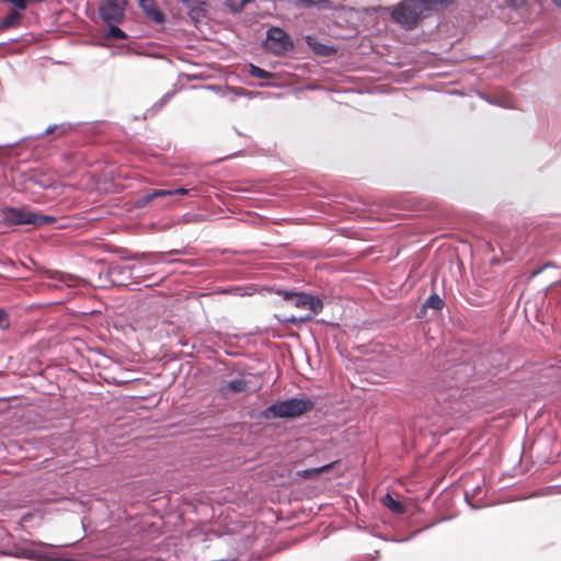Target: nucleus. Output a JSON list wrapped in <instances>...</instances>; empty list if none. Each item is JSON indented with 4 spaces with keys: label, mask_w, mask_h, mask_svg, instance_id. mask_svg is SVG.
<instances>
[{
    "label": "nucleus",
    "mask_w": 561,
    "mask_h": 561,
    "mask_svg": "<svg viewBox=\"0 0 561 561\" xmlns=\"http://www.w3.org/2000/svg\"><path fill=\"white\" fill-rule=\"evenodd\" d=\"M504 366L503 354L500 351H490L483 355L479 363H458L445 371V377L451 378L450 387H460L471 381L477 375H485V378L495 376Z\"/></svg>",
    "instance_id": "1"
},
{
    "label": "nucleus",
    "mask_w": 561,
    "mask_h": 561,
    "mask_svg": "<svg viewBox=\"0 0 561 561\" xmlns=\"http://www.w3.org/2000/svg\"><path fill=\"white\" fill-rule=\"evenodd\" d=\"M316 402L307 396H295L286 399H278L259 411L257 420H296L311 412Z\"/></svg>",
    "instance_id": "2"
},
{
    "label": "nucleus",
    "mask_w": 561,
    "mask_h": 561,
    "mask_svg": "<svg viewBox=\"0 0 561 561\" xmlns=\"http://www.w3.org/2000/svg\"><path fill=\"white\" fill-rule=\"evenodd\" d=\"M308 47L313 51V54L318 57H331L336 56L340 53V56H344L345 53L352 54L353 57L355 55H368L370 51L375 50V44L370 41L371 37H362L365 41H368V45H364L360 43L357 47L354 48V45L348 47H342L340 45L333 44H324L318 41V37H304ZM350 39H357L358 37H348ZM353 44H355L353 42Z\"/></svg>",
    "instance_id": "3"
},
{
    "label": "nucleus",
    "mask_w": 561,
    "mask_h": 561,
    "mask_svg": "<svg viewBox=\"0 0 561 561\" xmlns=\"http://www.w3.org/2000/svg\"><path fill=\"white\" fill-rule=\"evenodd\" d=\"M128 0H101L99 4V16L108 27L105 35H127L119 28L125 19V11Z\"/></svg>",
    "instance_id": "4"
},
{
    "label": "nucleus",
    "mask_w": 561,
    "mask_h": 561,
    "mask_svg": "<svg viewBox=\"0 0 561 561\" xmlns=\"http://www.w3.org/2000/svg\"><path fill=\"white\" fill-rule=\"evenodd\" d=\"M129 37H90L88 41L79 42L78 44L103 47L110 50L112 56L114 55H152L150 51L138 50L133 43H127L126 39ZM71 44L75 42L71 41Z\"/></svg>",
    "instance_id": "5"
},
{
    "label": "nucleus",
    "mask_w": 561,
    "mask_h": 561,
    "mask_svg": "<svg viewBox=\"0 0 561 561\" xmlns=\"http://www.w3.org/2000/svg\"><path fill=\"white\" fill-rule=\"evenodd\" d=\"M195 192L194 188L176 187V188H152L147 192L140 193L133 199V206L136 209H142L149 204L157 203L158 206H168L169 203H161L163 198L172 197L174 195H188Z\"/></svg>",
    "instance_id": "6"
},
{
    "label": "nucleus",
    "mask_w": 561,
    "mask_h": 561,
    "mask_svg": "<svg viewBox=\"0 0 561 561\" xmlns=\"http://www.w3.org/2000/svg\"><path fill=\"white\" fill-rule=\"evenodd\" d=\"M423 12V5L419 0H402L393 8L391 16L394 22L411 30L416 25Z\"/></svg>",
    "instance_id": "7"
},
{
    "label": "nucleus",
    "mask_w": 561,
    "mask_h": 561,
    "mask_svg": "<svg viewBox=\"0 0 561 561\" xmlns=\"http://www.w3.org/2000/svg\"><path fill=\"white\" fill-rule=\"evenodd\" d=\"M33 221V209L30 206H1L0 207V225L5 227L12 226H31Z\"/></svg>",
    "instance_id": "8"
},
{
    "label": "nucleus",
    "mask_w": 561,
    "mask_h": 561,
    "mask_svg": "<svg viewBox=\"0 0 561 561\" xmlns=\"http://www.w3.org/2000/svg\"><path fill=\"white\" fill-rule=\"evenodd\" d=\"M259 47L263 53L274 56H291L298 53V45L293 37H263Z\"/></svg>",
    "instance_id": "9"
},
{
    "label": "nucleus",
    "mask_w": 561,
    "mask_h": 561,
    "mask_svg": "<svg viewBox=\"0 0 561 561\" xmlns=\"http://www.w3.org/2000/svg\"><path fill=\"white\" fill-rule=\"evenodd\" d=\"M44 541L25 540V545L14 543L11 548L0 551V556L25 559L28 561H38Z\"/></svg>",
    "instance_id": "10"
},
{
    "label": "nucleus",
    "mask_w": 561,
    "mask_h": 561,
    "mask_svg": "<svg viewBox=\"0 0 561 561\" xmlns=\"http://www.w3.org/2000/svg\"><path fill=\"white\" fill-rule=\"evenodd\" d=\"M187 12V15L192 23L201 32L203 26L208 25L209 22V4L206 1L201 0H180Z\"/></svg>",
    "instance_id": "11"
},
{
    "label": "nucleus",
    "mask_w": 561,
    "mask_h": 561,
    "mask_svg": "<svg viewBox=\"0 0 561 561\" xmlns=\"http://www.w3.org/2000/svg\"><path fill=\"white\" fill-rule=\"evenodd\" d=\"M527 242L535 245L539 254L556 251L553 232L549 229H535L528 237Z\"/></svg>",
    "instance_id": "12"
},
{
    "label": "nucleus",
    "mask_w": 561,
    "mask_h": 561,
    "mask_svg": "<svg viewBox=\"0 0 561 561\" xmlns=\"http://www.w3.org/2000/svg\"><path fill=\"white\" fill-rule=\"evenodd\" d=\"M134 268L135 266L111 264L105 272V277L114 286H126L133 278Z\"/></svg>",
    "instance_id": "13"
},
{
    "label": "nucleus",
    "mask_w": 561,
    "mask_h": 561,
    "mask_svg": "<svg viewBox=\"0 0 561 561\" xmlns=\"http://www.w3.org/2000/svg\"><path fill=\"white\" fill-rule=\"evenodd\" d=\"M270 293H274L283 298V300L296 308L304 309L307 291L297 289H286L282 287L272 286L267 288Z\"/></svg>",
    "instance_id": "14"
},
{
    "label": "nucleus",
    "mask_w": 561,
    "mask_h": 561,
    "mask_svg": "<svg viewBox=\"0 0 561 561\" xmlns=\"http://www.w3.org/2000/svg\"><path fill=\"white\" fill-rule=\"evenodd\" d=\"M39 38L41 37H9L8 42L0 43V56L20 54L25 46L31 45Z\"/></svg>",
    "instance_id": "15"
},
{
    "label": "nucleus",
    "mask_w": 561,
    "mask_h": 561,
    "mask_svg": "<svg viewBox=\"0 0 561 561\" xmlns=\"http://www.w3.org/2000/svg\"><path fill=\"white\" fill-rule=\"evenodd\" d=\"M477 95L491 105H496L503 108H513L511 95L506 91H497L495 93L478 91Z\"/></svg>",
    "instance_id": "16"
},
{
    "label": "nucleus",
    "mask_w": 561,
    "mask_h": 561,
    "mask_svg": "<svg viewBox=\"0 0 561 561\" xmlns=\"http://www.w3.org/2000/svg\"><path fill=\"white\" fill-rule=\"evenodd\" d=\"M232 540L230 534H219L217 531H208L204 534V541L209 542L207 547L220 549Z\"/></svg>",
    "instance_id": "17"
},
{
    "label": "nucleus",
    "mask_w": 561,
    "mask_h": 561,
    "mask_svg": "<svg viewBox=\"0 0 561 561\" xmlns=\"http://www.w3.org/2000/svg\"><path fill=\"white\" fill-rule=\"evenodd\" d=\"M146 16L153 23L162 25L165 22V14L156 5L154 1L140 4Z\"/></svg>",
    "instance_id": "18"
},
{
    "label": "nucleus",
    "mask_w": 561,
    "mask_h": 561,
    "mask_svg": "<svg viewBox=\"0 0 561 561\" xmlns=\"http://www.w3.org/2000/svg\"><path fill=\"white\" fill-rule=\"evenodd\" d=\"M381 503L393 514L403 515L407 506L398 499L393 497L389 492L381 496Z\"/></svg>",
    "instance_id": "19"
},
{
    "label": "nucleus",
    "mask_w": 561,
    "mask_h": 561,
    "mask_svg": "<svg viewBox=\"0 0 561 561\" xmlns=\"http://www.w3.org/2000/svg\"><path fill=\"white\" fill-rule=\"evenodd\" d=\"M324 307L323 299L319 295L307 293L304 309L309 310L313 316L319 314Z\"/></svg>",
    "instance_id": "20"
},
{
    "label": "nucleus",
    "mask_w": 561,
    "mask_h": 561,
    "mask_svg": "<svg viewBox=\"0 0 561 561\" xmlns=\"http://www.w3.org/2000/svg\"><path fill=\"white\" fill-rule=\"evenodd\" d=\"M154 561H182V557L175 549L171 550L167 543L159 547L156 552Z\"/></svg>",
    "instance_id": "21"
},
{
    "label": "nucleus",
    "mask_w": 561,
    "mask_h": 561,
    "mask_svg": "<svg viewBox=\"0 0 561 561\" xmlns=\"http://www.w3.org/2000/svg\"><path fill=\"white\" fill-rule=\"evenodd\" d=\"M173 95L174 92H167L164 95H162L156 103L152 104L151 107L147 108V111L144 113V119L156 116Z\"/></svg>",
    "instance_id": "22"
},
{
    "label": "nucleus",
    "mask_w": 561,
    "mask_h": 561,
    "mask_svg": "<svg viewBox=\"0 0 561 561\" xmlns=\"http://www.w3.org/2000/svg\"><path fill=\"white\" fill-rule=\"evenodd\" d=\"M296 7L317 8L319 10H332L334 4L332 0H296Z\"/></svg>",
    "instance_id": "23"
},
{
    "label": "nucleus",
    "mask_w": 561,
    "mask_h": 561,
    "mask_svg": "<svg viewBox=\"0 0 561 561\" xmlns=\"http://www.w3.org/2000/svg\"><path fill=\"white\" fill-rule=\"evenodd\" d=\"M165 253L164 252H135L130 253L124 259L126 260H141V259H148L151 262L158 263L162 262L164 260Z\"/></svg>",
    "instance_id": "24"
},
{
    "label": "nucleus",
    "mask_w": 561,
    "mask_h": 561,
    "mask_svg": "<svg viewBox=\"0 0 561 561\" xmlns=\"http://www.w3.org/2000/svg\"><path fill=\"white\" fill-rule=\"evenodd\" d=\"M336 462L337 461H332V462H329V463L320 466V467L304 469L301 471H298V476H300L305 479L314 478V477L319 476L320 473L329 472L335 466Z\"/></svg>",
    "instance_id": "25"
},
{
    "label": "nucleus",
    "mask_w": 561,
    "mask_h": 561,
    "mask_svg": "<svg viewBox=\"0 0 561 561\" xmlns=\"http://www.w3.org/2000/svg\"><path fill=\"white\" fill-rule=\"evenodd\" d=\"M22 19L20 10H11L2 20H0V32L15 26Z\"/></svg>",
    "instance_id": "26"
},
{
    "label": "nucleus",
    "mask_w": 561,
    "mask_h": 561,
    "mask_svg": "<svg viewBox=\"0 0 561 561\" xmlns=\"http://www.w3.org/2000/svg\"><path fill=\"white\" fill-rule=\"evenodd\" d=\"M57 222V217L33 210L32 228L50 226Z\"/></svg>",
    "instance_id": "27"
},
{
    "label": "nucleus",
    "mask_w": 561,
    "mask_h": 561,
    "mask_svg": "<svg viewBox=\"0 0 561 561\" xmlns=\"http://www.w3.org/2000/svg\"><path fill=\"white\" fill-rule=\"evenodd\" d=\"M275 319L283 324H296L300 325L302 323H307L313 319L312 314H305L300 317L290 316V317H280L279 314H274Z\"/></svg>",
    "instance_id": "28"
},
{
    "label": "nucleus",
    "mask_w": 561,
    "mask_h": 561,
    "mask_svg": "<svg viewBox=\"0 0 561 561\" xmlns=\"http://www.w3.org/2000/svg\"><path fill=\"white\" fill-rule=\"evenodd\" d=\"M424 308L433 309V310H442L445 307L444 299L433 291L423 302Z\"/></svg>",
    "instance_id": "29"
},
{
    "label": "nucleus",
    "mask_w": 561,
    "mask_h": 561,
    "mask_svg": "<svg viewBox=\"0 0 561 561\" xmlns=\"http://www.w3.org/2000/svg\"><path fill=\"white\" fill-rule=\"evenodd\" d=\"M247 381L242 378H234L227 382L226 388L233 394L247 391Z\"/></svg>",
    "instance_id": "30"
},
{
    "label": "nucleus",
    "mask_w": 561,
    "mask_h": 561,
    "mask_svg": "<svg viewBox=\"0 0 561 561\" xmlns=\"http://www.w3.org/2000/svg\"><path fill=\"white\" fill-rule=\"evenodd\" d=\"M81 125V122H62L58 124V129H56L55 138H61L69 133L76 130Z\"/></svg>",
    "instance_id": "31"
},
{
    "label": "nucleus",
    "mask_w": 561,
    "mask_h": 561,
    "mask_svg": "<svg viewBox=\"0 0 561 561\" xmlns=\"http://www.w3.org/2000/svg\"><path fill=\"white\" fill-rule=\"evenodd\" d=\"M252 0H225V5L233 13L241 12Z\"/></svg>",
    "instance_id": "32"
},
{
    "label": "nucleus",
    "mask_w": 561,
    "mask_h": 561,
    "mask_svg": "<svg viewBox=\"0 0 561 561\" xmlns=\"http://www.w3.org/2000/svg\"><path fill=\"white\" fill-rule=\"evenodd\" d=\"M249 73L251 77L259 79H268L272 77V73L270 71L253 64L249 65Z\"/></svg>",
    "instance_id": "33"
},
{
    "label": "nucleus",
    "mask_w": 561,
    "mask_h": 561,
    "mask_svg": "<svg viewBox=\"0 0 561 561\" xmlns=\"http://www.w3.org/2000/svg\"><path fill=\"white\" fill-rule=\"evenodd\" d=\"M437 523L438 522H435V523H432V524L425 526L424 528L417 529L412 535H410L408 537H403V538H388V537H385V536H379V538H381L385 541L407 542V541L411 540L412 538H414L415 536H417L419 534H421L424 529H428V528L433 527L434 525H436Z\"/></svg>",
    "instance_id": "34"
},
{
    "label": "nucleus",
    "mask_w": 561,
    "mask_h": 561,
    "mask_svg": "<svg viewBox=\"0 0 561 561\" xmlns=\"http://www.w3.org/2000/svg\"><path fill=\"white\" fill-rule=\"evenodd\" d=\"M423 10L426 8H446L451 3V0H419Z\"/></svg>",
    "instance_id": "35"
},
{
    "label": "nucleus",
    "mask_w": 561,
    "mask_h": 561,
    "mask_svg": "<svg viewBox=\"0 0 561 561\" xmlns=\"http://www.w3.org/2000/svg\"><path fill=\"white\" fill-rule=\"evenodd\" d=\"M11 325L10 314L5 308L0 307V330L7 331Z\"/></svg>",
    "instance_id": "36"
},
{
    "label": "nucleus",
    "mask_w": 561,
    "mask_h": 561,
    "mask_svg": "<svg viewBox=\"0 0 561 561\" xmlns=\"http://www.w3.org/2000/svg\"><path fill=\"white\" fill-rule=\"evenodd\" d=\"M203 219H204L203 215L187 213L182 216L181 222H183V224L199 222Z\"/></svg>",
    "instance_id": "37"
},
{
    "label": "nucleus",
    "mask_w": 561,
    "mask_h": 561,
    "mask_svg": "<svg viewBox=\"0 0 561 561\" xmlns=\"http://www.w3.org/2000/svg\"><path fill=\"white\" fill-rule=\"evenodd\" d=\"M221 293L232 294V295H236V296H244V295H247L245 293L242 291V288L240 286L227 287V288L222 289Z\"/></svg>",
    "instance_id": "38"
},
{
    "label": "nucleus",
    "mask_w": 561,
    "mask_h": 561,
    "mask_svg": "<svg viewBox=\"0 0 561 561\" xmlns=\"http://www.w3.org/2000/svg\"><path fill=\"white\" fill-rule=\"evenodd\" d=\"M56 129H58V124L48 125L44 131H42L41 134L36 135L35 137L36 138H42L44 136L51 135V134H54V136H55L56 135Z\"/></svg>",
    "instance_id": "39"
},
{
    "label": "nucleus",
    "mask_w": 561,
    "mask_h": 561,
    "mask_svg": "<svg viewBox=\"0 0 561 561\" xmlns=\"http://www.w3.org/2000/svg\"><path fill=\"white\" fill-rule=\"evenodd\" d=\"M184 77L186 78L187 81L204 80L205 79V76L203 73H201V72L185 73Z\"/></svg>",
    "instance_id": "40"
},
{
    "label": "nucleus",
    "mask_w": 561,
    "mask_h": 561,
    "mask_svg": "<svg viewBox=\"0 0 561 561\" xmlns=\"http://www.w3.org/2000/svg\"><path fill=\"white\" fill-rule=\"evenodd\" d=\"M506 1L510 7L517 9V8H520L524 4H526L528 0H506Z\"/></svg>",
    "instance_id": "41"
},
{
    "label": "nucleus",
    "mask_w": 561,
    "mask_h": 561,
    "mask_svg": "<svg viewBox=\"0 0 561 561\" xmlns=\"http://www.w3.org/2000/svg\"><path fill=\"white\" fill-rule=\"evenodd\" d=\"M465 501L472 510H479L481 507V505H478L470 500L468 491L465 492Z\"/></svg>",
    "instance_id": "42"
},
{
    "label": "nucleus",
    "mask_w": 561,
    "mask_h": 561,
    "mask_svg": "<svg viewBox=\"0 0 561 561\" xmlns=\"http://www.w3.org/2000/svg\"><path fill=\"white\" fill-rule=\"evenodd\" d=\"M428 308H424V304H422L421 309L416 312V319L422 320L425 318Z\"/></svg>",
    "instance_id": "43"
},
{
    "label": "nucleus",
    "mask_w": 561,
    "mask_h": 561,
    "mask_svg": "<svg viewBox=\"0 0 561 561\" xmlns=\"http://www.w3.org/2000/svg\"><path fill=\"white\" fill-rule=\"evenodd\" d=\"M31 181H32L33 183H35L36 185H38V186L43 187V188H47V187H49V186H50V184L45 183L44 181H42V180H39V179H36V178H32V179H31Z\"/></svg>",
    "instance_id": "44"
},
{
    "label": "nucleus",
    "mask_w": 561,
    "mask_h": 561,
    "mask_svg": "<svg viewBox=\"0 0 561 561\" xmlns=\"http://www.w3.org/2000/svg\"><path fill=\"white\" fill-rule=\"evenodd\" d=\"M230 91L233 93L234 96H241L245 94V90L242 88H230Z\"/></svg>",
    "instance_id": "45"
},
{
    "label": "nucleus",
    "mask_w": 561,
    "mask_h": 561,
    "mask_svg": "<svg viewBox=\"0 0 561 561\" xmlns=\"http://www.w3.org/2000/svg\"><path fill=\"white\" fill-rule=\"evenodd\" d=\"M552 491H557L558 493H561V485H551L548 488V491L545 492L543 494H546V495L552 494L553 493Z\"/></svg>",
    "instance_id": "46"
},
{
    "label": "nucleus",
    "mask_w": 561,
    "mask_h": 561,
    "mask_svg": "<svg viewBox=\"0 0 561 561\" xmlns=\"http://www.w3.org/2000/svg\"><path fill=\"white\" fill-rule=\"evenodd\" d=\"M273 32H277V33H278V35H287V34H286L285 32H283L282 30H279V28H272V27H271V28H268V30L266 31V35H267V36H271V35H273Z\"/></svg>",
    "instance_id": "47"
},
{
    "label": "nucleus",
    "mask_w": 561,
    "mask_h": 561,
    "mask_svg": "<svg viewBox=\"0 0 561 561\" xmlns=\"http://www.w3.org/2000/svg\"><path fill=\"white\" fill-rule=\"evenodd\" d=\"M203 88L208 89V90H213V91H216V92H218L219 90H221V87H220V85H217V84L203 85Z\"/></svg>",
    "instance_id": "48"
},
{
    "label": "nucleus",
    "mask_w": 561,
    "mask_h": 561,
    "mask_svg": "<svg viewBox=\"0 0 561 561\" xmlns=\"http://www.w3.org/2000/svg\"><path fill=\"white\" fill-rule=\"evenodd\" d=\"M169 253L170 254H184V253H186V251L184 249H182V250H172Z\"/></svg>",
    "instance_id": "49"
},
{
    "label": "nucleus",
    "mask_w": 561,
    "mask_h": 561,
    "mask_svg": "<svg viewBox=\"0 0 561 561\" xmlns=\"http://www.w3.org/2000/svg\"><path fill=\"white\" fill-rule=\"evenodd\" d=\"M14 145H16V142L3 144V145H0V149H2V148H10V147H13Z\"/></svg>",
    "instance_id": "50"
},
{
    "label": "nucleus",
    "mask_w": 561,
    "mask_h": 561,
    "mask_svg": "<svg viewBox=\"0 0 561 561\" xmlns=\"http://www.w3.org/2000/svg\"><path fill=\"white\" fill-rule=\"evenodd\" d=\"M480 490H481V486H480V485H477V486H474L473 492H474V493H477V492H479Z\"/></svg>",
    "instance_id": "51"
},
{
    "label": "nucleus",
    "mask_w": 561,
    "mask_h": 561,
    "mask_svg": "<svg viewBox=\"0 0 561 561\" xmlns=\"http://www.w3.org/2000/svg\"><path fill=\"white\" fill-rule=\"evenodd\" d=\"M553 2H554L559 8H561V0H553Z\"/></svg>",
    "instance_id": "52"
},
{
    "label": "nucleus",
    "mask_w": 561,
    "mask_h": 561,
    "mask_svg": "<svg viewBox=\"0 0 561 561\" xmlns=\"http://www.w3.org/2000/svg\"><path fill=\"white\" fill-rule=\"evenodd\" d=\"M378 556H379V551L376 550L374 553V558H378Z\"/></svg>",
    "instance_id": "53"
},
{
    "label": "nucleus",
    "mask_w": 561,
    "mask_h": 561,
    "mask_svg": "<svg viewBox=\"0 0 561 561\" xmlns=\"http://www.w3.org/2000/svg\"><path fill=\"white\" fill-rule=\"evenodd\" d=\"M402 43H403V44H412V43H413V41H411V42L403 41Z\"/></svg>",
    "instance_id": "54"
},
{
    "label": "nucleus",
    "mask_w": 561,
    "mask_h": 561,
    "mask_svg": "<svg viewBox=\"0 0 561 561\" xmlns=\"http://www.w3.org/2000/svg\"><path fill=\"white\" fill-rule=\"evenodd\" d=\"M234 130H236V133H237L238 135H240V136L242 135V134H241V131H239L236 127H234Z\"/></svg>",
    "instance_id": "55"
},
{
    "label": "nucleus",
    "mask_w": 561,
    "mask_h": 561,
    "mask_svg": "<svg viewBox=\"0 0 561 561\" xmlns=\"http://www.w3.org/2000/svg\"><path fill=\"white\" fill-rule=\"evenodd\" d=\"M202 38H203V39H210V37H207V36H204V37H202Z\"/></svg>",
    "instance_id": "56"
}]
</instances>
